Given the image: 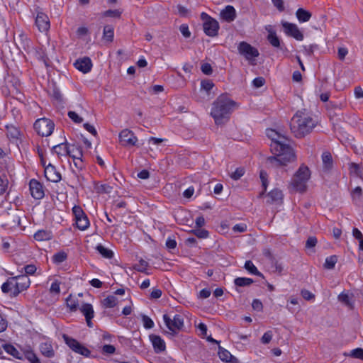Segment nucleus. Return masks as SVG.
Instances as JSON below:
<instances>
[{"label": "nucleus", "mask_w": 363, "mask_h": 363, "mask_svg": "<svg viewBox=\"0 0 363 363\" xmlns=\"http://www.w3.org/2000/svg\"><path fill=\"white\" fill-rule=\"evenodd\" d=\"M179 30L185 38H189L191 36V32L189 31V26L186 24H182L179 26Z\"/></svg>", "instance_id": "54"}, {"label": "nucleus", "mask_w": 363, "mask_h": 363, "mask_svg": "<svg viewBox=\"0 0 363 363\" xmlns=\"http://www.w3.org/2000/svg\"><path fill=\"white\" fill-rule=\"evenodd\" d=\"M103 353L111 354H113L116 351V348L113 345H105L102 348Z\"/></svg>", "instance_id": "56"}, {"label": "nucleus", "mask_w": 363, "mask_h": 363, "mask_svg": "<svg viewBox=\"0 0 363 363\" xmlns=\"http://www.w3.org/2000/svg\"><path fill=\"white\" fill-rule=\"evenodd\" d=\"M36 267L33 264H28L24 267L25 275H32L36 272Z\"/></svg>", "instance_id": "58"}, {"label": "nucleus", "mask_w": 363, "mask_h": 363, "mask_svg": "<svg viewBox=\"0 0 363 363\" xmlns=\"http://www.w3.org/2000/svg\"><path fill=\"white\" fill-rule=\"evenodd\" d=\"M29 189L31 196L35 199H41L43 198L45 194L43 185L36 179H31L29 182Z\"/></svg>", "instance_id": "14"}, {"label": "nucleus", "mask_w": 363, "mask_h": 363, "mask_svg": "<svg viewBox=\"0 0 363 363\" xmlns=\"http://www.w3.org/2000/svg\"><path fill=\"white\" fill-rule=\"evenodd\" d=\"M267 174L265 172H264V171L260 172V179L262 182V186L264 187V190L262 193H260L259 196H262L264 194V191L267 190Z\"/></svg>", "instance_id": "52"}, {"label": "nucleus", "mask_w": 363, "mask_h": 363, "mask_svg": "<svg viewBox=\"0 0 363 363\" xmlns=\"http://www.w3.org/2000/svg\"><path fill=\"white\" fill-rule=\"evenodd\" d=\"M350 171L351 174H353L358 177H363V168L359 164L354 162L350 163Z\"/></svg>", "instance_id": "33"}, {"label": "nucleus", "mask_w": 363, "mask_h": 363, "mask_svg": "<svg viewBox=\"0 0 363 363\" xmlns=\"http://www.w3.org/2000/svg\"><path fill=\"white\" fill-rule=\"evenodd\" d=\"M265 84V79L262 77H256L252 81V84L256 88H259Z\"/></svg>", "instance_id": "55"}, {"label": "nucleus", "mask_w": 363, "mask_h": 363, "mask_svg": "<svg viewBox=\"0 0 363 363\" xmlns=\"http://www.w3.org/2000/svg\"><path fill=\"white\" fill-rule=\"evenodd\" d=\"M301 294V296H303V298L308 301L313 299L315 297V296L312 293H311L309 291H308L306 289L302 290Z\"/></svg>", "instance_id": "62"}, {"label": "nucleus", "mask_w": 363, "mask_h": 363, "mask_svg": "<svg viewBox=\"0 0 363 363\" xmlns=\"http://www.w3.org/2000/svg\"><path fill=\"white\" fill-rule=\"evenodd\" d=\"M337 262V257L335 255L328 257L325 259L324 267L327 269H332L335 267V264Z\"/></svg>", "instance_id": "38"}, {"label": "nucleus", "mask_w": 363, "mask_h": 363, "mask_svg": "<svg viewBox=\"0 0 363 363\" xmlns=\"http://www.w3.org/2000/svg\"><path fill=\"white\" fill-rule=\"evenodd\" d=\"M40 350L41 354L46 357H52L55 354L52 345L48 342L40 344Z\"/></svg>", "instance_id": "27"}, {"label": "nucleus", "mask_w": 363, "mask_h": 363, "mask_svg": "<svg viewBox=\"0 0 363 363\" xmlns=\"http://www.w3.org/2000/svg\"><path fill=\"white\" fill-rule=\"evenodd\" d=\"M218 356L220 359L226 362H231V363H238V359L233 356L229 351L221 347L220 346L218 347Z\"/></svg>", "instance_id": "22"}, {"label": "nucleus", "mask_w": 363, "mask_h": 363, "mask_svg": "<svg viewBox=\"0 0 363 363\" xmlns=\"http://www.w3.org/2000/svg\"><path fill=\"white\" fill-rule=\"evenodd\" d=\"M192 232L199 238H206L208 236V232L204 229H195Z\"/></svg>", "instance_id": "50"}, {"label": "nucleus", "mask_w": 363, "mask_h": 363, "mask_svg": "<svg viewBox=\"0 0 363 363\" xmlns=\"http://www.w3.org/2000/svg\"><path fill=\"white\" fill-rule=\"evenodd\" d=\"M323 166L325 170H330L333 166L332 155L330 152L325 151L322 154Z\"/></svg>", "instance_id": "24"}, {"label": "nucleus", "mask_w": 363, "mask_h": 363, "mask_svg": "<svg viewBox=\"0 0 363 363\" xmlns=\"http://www.w3.org/2000/svg\"><path fill=\"white\" fill-rule=\"evenodd\" d=\"M24 356L30 363H40V359L36 354L31 350H26L24 352Z\"/></svg>", "instance_id": "43"}, {"label": "nucleus", "mask_w": 363, "mask_h": 363, "mask_svg": "<svg viewBox=\"0 0 363 363\" xmlns=\"http://www.w3.org/2000/svg\"><path fill=\"white\" fill-rule=\"evenodd\" d=\"M309 178V169L306 166L301 165L294 175L291 186L296 191L304 192L306 189V182Z\"/></svg>", "instance_id": "4"}, {"label": "nucleus", "mask_w": 363, "mask_h": 363, "mask_svg": "<svg viewBox=\"0 0 363 363\" xmlns=\"http://www.w3.org/2000/svg\"><path fill=\"white\" fill-rule=\"evenodd\" d=\"M8 181L7 179L2 178L0 176V194H3L7 188Z\"/></svg>", "instance_id": "60"}, {"label": "nucleus", "mask_w": 363, "mask_h": 363, "mask_svg": "<svg viewBox=\"0 0 363 363\" xmlns=\"http://www.w3.org/2000/svg\"><path fill=\"white\" fill-rule=\"evenodd\" d=\"M60 282L57 280L55 281L50 286V293H54L56 294H59L60 292Z\"/></svg>", "instance_id": "53"}, {"label": "nucleus", "mask_w": 363, "mask_h": 363, "mask_svg": "<svg viewBox=\"0 0 363 363\" xmlns=\"http://www.w3.org/2000/svg\"><path fill=\"white\" fill-rule=\"evenodd\" d=\"M316 125L315 121L307 113L297 111L290 122V129L296 138H303L309 134Z\"/></svg>", "instance_id": "2"}, {"label": "nucleus", "mask_w": 363, "mask_h": 363, "mask_svg": "<svg viewBox=\"0 0 363 363\" xmlns=\"http://www.w3.org/2000/svg\"><path fill=\"white\" fill-rule=\"evenodd\" d=\"M122 14V11L119 9L107 10L103 13V16L119 18Z\"/></svg>", "instance_id": "44"}, {"label": "nucleus", "mask_w": 363, "mask_h": 363, "mask_svg": "<svg viewBox=\"0 0 363 363\" xmlns=\"http://www.w3.org/2000/svg\"><path fill=\"white\" fill-rule=\"evenodd\" d=\"M52 150L59 157L67 156L72 157L73 159H79V157L75 155H72V150L67 143H62L52 147Z\"/></svg>", "instance_id": "15"}, {"label": "nucleus", "mask_w": 363, "mask_h": 363, "mask_svg": "<svg viewBox=\"0 0 363 363\" xmlns=\"http://www.w3.org/2000/svg\"><path fill=\"white\" fill-rule=\"evenodd\" d=\"M68 116L76 123H80L83 121V118L80 117L76 112L70 111L68 112Z\"/></svg>", "instance_id": "49"}, {"label": "nucleus", "mask_w": 363, "mask_h": 363, "mask_svg": "<svg viewBox=\"0 0 363 363\" xmlns=\"http://www.w3.org/2000/svg\"><path fill=\"white\" fill-rule=\"evenodd\" d=\"M247 226L245 224H236L233 226V230L234 232L243 233L246 230Z\"/></svg>", "instance_id": "64"}, {"label": "nucleus", "mask_w": 363, "mask_h": 363, "mask_svg": "<svg viewBox=\"0 0 363 363\" xmlns=\"http://www.w3.org/2000/svg\"><path fill=\"white\" fill-rule=\"evenodd\" d=\"M73 65L75 68H91L93 64L89 57H83L77 59Z\"/></svg>", "instance_id": "23"}, {"label": "nucleus", "mask_w": 363, "mask_h": 363, "mask_svg": "<svg viewBox=\"0 0 363 363\" xmlns=\"http://www.w3.org/2000/svg\"><path fill=\"white\" fill-rule=\"evenodd\" d=\"M245 268L250 274L263 277V274L258 271L257 268L255 266L252 261H246L245 263Z\"/></svg>", "instance_id": "35"}, {"label": "nucleus", "mask_w": 363, "mask_h": 363, "mask_svg": "<svg viewBox=\"0 0 363 363\" xmlns=\"http://www.w3.org/2000/svg\"><path fill=\"white\" fill-rule=\"evenodd\" d=\"M67 258V255L64 251H60L55 254L52 257V260L56 264H60L65 261Z\"/></svg>", "instance_id": "41"}, {"label": "nucleus", "mask_w": 363, "mask_h": 363, "mask_svg": "<svg viewBox=\"0 0 363 363\" xmlns=\"http://www.w3.org/2000/svg\"><path fill=\"white\" fill-rule=\"evenodd\" d=\"M245 173V169L244 168L242 167H238L235 169V172H233L231 174H230V177L232 179H233L234 180H238L239 179H240L241 177L243 176Z\"/></svg>", "instance_id": "48"}, {"label": "nucleus", "mask_w": 363, "mask_h": 363, "mask_svg": "<svg viewBox=\"0 0 363 363\" xmlns=\"http://www.w3.org/2000/svg\"><path fill=\"white\" fill-rule=\"evenodd\" d=\"M237 107V104L225 95L220 96L213 104L211 115L216 124H222L228 118L230 111Z\"/></svg>", "instance_id": "3"}, {"label": "nucleus", "mask_w": 363, "mask_h": 363, "mask_svg": "<svg viewBox=\"0 0 363 363\" xmlns=\"http://www.w3.org/2000/svg\"><path fill=\"white\" fill-rule=\"evenodd\" d=\"M117 298L114 296H108L103 301V304L106 308H113L116 306Z\"/></svg>", "instance_id": "42"}, {"label": "nucleus", "mask_w": 363, "mask_h": 363, "mask_svg": "<svg viewBox=\"0 0 363 363\" xmlns=\"http://www.w3.org/2000/svg\"><path fill=\"white\" fill-rule=\"evenodd\" d=\"M148 267V263L145 260L140 259L139 263L134 266V269L140 272H145Z\"/></svg>", "instance_id": "46"}, {"label": "nucleus", "mask_w": 363, "mask_h": 363, "mask_svg": "<svg viewBox=\"0 0 363 363\" xmlns=\"http://www.w3.org/2000/svg\"><path fill=\"white\" fill-rule=\"evenodd\" d=\"M265 30L268 33L267 40L269 42V43L275 48H279L280 46V40L278 36L277 35V33L274 30L272 26H267L265 27Z\"/></svg>", "instance_id": "21"}, {"label": "nucleus", "mask_w": 363, "mask_h": 363, "mask_svg": "<svg viewBox=\"0 0 363 363\" xmlns=\"http://www.w3.org/2000/svg\"><path fill=\"white\" fill-rule=\"evenodd\" d=\"M62 337L65 343L72 351L86 357L90 355V350L79 341L67 335H63Z\"/></svg>", "instance_id": "8"}, {"label": "nucleus", "mask_w": 363, "mask_h": 363, "mask_svg": "<svg viewBox=\"0 0 363 363\" xmlns=\"http://www.w3.org/2000/svg\"><path fill=\"white\" fill-rule=\"evenodd\" d=\"M35 24L40 32H45L50 28V21L48 16L43 13L39 12L35 18Z\"/></svg>", "instance_id": "17"}, {"label": "nucleus", "mask_w": 363, "mask_h": 363, "mask_svg": "<svg viewBox=\"0 0 363 363\" xmlns=\"http://www.w3.org/2000/svg\"><path fill=\"white\" fill-rule=\"evenodd\" d=\"M45 177L52 182H58L61 180V174L57 171L55 166L49 164L44 170Z\"/></svg>", "instance_id": "16"}, {"label": "nucleus", "mask_w": 363, "mask_h": 363, "mask_svg": "<svg viewBox=\"0 0 363 363\" xmlns=\"http://www.w3.org/2000/svg\"><path fill=\"white\" fill-rule=\"evenodd\" d=\"M362 188L359 187V186H357L353 191H352V198L354 200H359L361 196H362Z\"/></svg>", "instance_id": "59"}, {"label": "nucleus", "mask_w": 363, "mask_h": 363, "mask_svg": "<svg viewBox=\"0 0 363 363\" xmlns=\"http://www.w3.org/2000/svg\"><path fill=\"white\" fill-rule=\"evenodd\" d=\"M282 26L284 28V31L286 35H290L297 40H302L303 38V35L299 30L298 26L296 24L283 22Z\"/></svg>", "instance_id": "13"}, {"label": "nucleus", "mask_w": 363, "mask_h": 363, "mask_svg": "<svg viewBox=\"0 0 363 363\" xmlns=\"http://www.w3.org/2000/svg\"><path fill=\"white\" fill-rule=\"evenodd\" d=\"M96 250L104 258L111 259L113 257V251L111 250L106 248L102 245H97Z\"/></svg>", "instance_id": "36"}, {"label": "nucleus", "mask_w": 363, "mask_h": 363, "mask_svg": "<svg viewBox=\"0 0 363 363\" xmlns=\"http://www.w3.org/2000/svg\"><path fill=\"white\" fill-rule=\"evenodd\" d=\"M337 299L340 302L348 307L350 309H353L354 302L352 301V296L344 292L339 294Z\"/></svg>", "instance_id": "26"}, {"label": "nucleus", "mask_w": 363, "mask_h": 363, "mask_svg": "<svg viewBox=\"0 0 363 363\" xmlns=\"http://www.w3.org/2000/svg\"><path fill=\"white\" fill-rule=\"evenodd\" d=\"M15 278L14 289L12 291V296H17L21 292L26 290L30 284V279L27 275H19L13 277Z\"/></svg>", "instance_id": "10"}, {"label": "nucleus", "mask_w": 363, "mask_h": 363, "mask_svg": "<svg viewBox=\"0 0 363 363\" xmlns=\"http://www.w3.org/2000/svg\"><path fill=\"white\" fill-rule=\"evenodd\" d=\"M348 356L353 357V358L359 359L363 361V349L358 347V348L352 350L350 351V354H348Z\"/></svg>", "instance_id": "45"}, {"label": "nucleus", "mask_w": 363, "mask_h": 363, "mask_svg": "<svg viewBox=\"0 0 363 363\" xmlns=\"http://www.w3.org/2000/svg\"><path fill=\"white\" fill-rule=\"evenodd\" d=\"M234 283L237 286H248L253 283V280L250 278L238 277L234 280Z\"/></svg>", "instance_id": "37"}, {"label": "nucleus", "mask_w": 363, "mask_h": 363, "mask_svg": "<svg viewBox=\"0 0 363 363\" xmlns=\"http://www.w3.org/2000/svg\"><path fill=\"white\" fill-rule=\"evenodd\" d=\"M238 50L241 55L251 62V65H255L254 61L255 57L259 55V52L256 48L245 42H242L238 47Z\"/></svg>", "instance_id": "11"}, {"label": "nucleus", "mask_w": 363, "mask_h": 363, "mask_svg": "<svg viewBox=\"0 0 363 363\" xmlns=\"http://www.w3.org/2000/svg\"><path fill=\"white\" fill-rule=\"evenodd\" d=\"M150 340L152 342L154 350L156 353L164 352L166 349V345L163 339L160 336L151 334Z\"/></svg>", "instance_id": "18"}, {"label": "nucleus", "mask_w": 363, "mask_h": 363, "mask_svg": "<svg viewBox=\"0 0 363 363\" xmlns=\"http://www.w3.org/2000/svg\"><path fill=\"white\" fill-rule=\"evenodd\" d=\"M2 348L7 352L8 354L12 355L13 357L22 359V354L12 345L11 344H3Z\"/></svg>", "instance_id": "25"}, {"label": "nucleus", "mask_w": 363, "mask_h": 363, "mask_svg": "<svg viewBox=\"0 0 363 363\" xmlns=\"http://www.w3.org/2000/svg\"><path fill=\"white\" fill-rule=\"evenodd\" d=\"M80 311L85 316L86 324L89 328H91L93 324L91 319L94 318V309L90 303H84L80 308Z\"/></svg>", "instance_id": "19"}, {"label": "nucleus", "mask_w": 363, "mask_h": 363, "mask_svg": "<svg viewBox=\"0 0 363 363\" xmlns=\"http://www.w3.org/2000/svg\"><path fill=\"white\" fill-rule=\"evenodd\" d=\"M296 15L300 22H307L311 17V12L301 8L296 11Z\"/></svg>", "instance_id": "30"}, {"label": "nucleus", "mask_w": 363, "mask_h": 363, "mask_svg": "<svg viewBox=\"0 0 363 363\" xmlns=\"http://www.w3.org/2000/svg\"><path fill=\"white\" fill-rule=\"evenodd\" d=\"M166 247L169 250H173L177 247V242L174 239H172L171 238H168L166 241Z\"/></svg>", "instance_id": "61"}, {"label": "nucleus", "mask_w": 363, "mask_h": 363, "mask_svg": "<svg viewBox=\"0 0 363 363\" xmlns=\"http://www.w3.org/2000/svg\"><path fill=\"white\" fill-rule=\"evenodd\" d=\"M113 36V27L111 25L105 26L103 31V38L108 42H112Z\"/></svg>", "instance_id": "31"}, {"label": "nucleus", "mask_w": 363, "mask_h": 363, "mask_svg": "<svg viewBox=\"0 0 363 363\" xmlns=\"http://www.w3.org/2000/svg\"><path fill=\"white\" fill-rule=\"evenodd\" d=\"M66 303L71 311H76L79 306L78 301L77 299L73 298L72 297V295H69L68 298L66 299Z\"/></svg>", "instance_id": "40"}, {"label": "nucleus", "mask_w": 363, "mask_h": 363, "mask_svg": "<svg viewBox=\"0 0 363 363\" xmlns=\"http://www.w3.org/2000/svg\"><path fill=\"white\" fill-rule=\"evenodd\" d=\"M72 212L75 218L77 228L81 230H85L89 226V220L82 208L79 206H74Z\"/></svg>", "instance_id": "9"}, {"label": "nucleus", "mask_w": 363, "mask_h": 363, "mask_svg": "<svg viewBox=\"0 0 363 363\" xmlns=\"http://www.w3.org/2000/svg\"><path fill=\"white\" fill-rule=\"evenodd\" d=\"M214 87V84L210 79H203L201 82V91H204L208 95H210L211 91Z\"/></svg>", "instance_id": "34"}, {"label": "nucleus", "mask_w": 363, "mask_h": 363, "mask_svg": "<svg viewBox=\"0 0 363 363\" xmlns=\"http://www.w3.org/2000/svg\"><path fill=\"white\" fill-rule=\"evenodd\" d=\"M120 143L123 146H134L138 142L137 137L128 129L123 130L119 134Z\"/></svg>", "instance_id": "12"}, {"label": "nucleus", "mask_w": 363, "mask_h": 363, "mask_svg": "<svg viewBox=\"0 0 363 363\" xmlns=\"http://www.w3.org/2000/svg\"><path fill=\"white\" fill-rule=\"evenodd\" d=\"M272 338V333L271 331H267L264 333L263 336L262 337L261 341L263 344H268Z\"/></svg>", "instance_id": "57"}, {"label": "nucleus", "mask_w": 363, "mask_h": 363, "mask_svg": "<svg viewBox=\"0 0 363 363\" xmlns=\"http://www.w3.org/2000/svg\"><path fill=\"white\" fill-rule=\"evenodd\" d=\"M7 136L13 141H17L20 136V131L18 129L13 125H7Z\"/></svg>", "instance_id": "29"}, {"label": "nucleus", "mask_w": 363, "mask_h": 363, "mask_svg": "<svg viewBox=\"0 0 363 363\" xmlns=\"http://www.w3.org/2000/svg\"><path fill=\"white\" fill-rule=\"evenodd\" d=\"M142 319L143 322V325L146 329L152 328L154 326V322L152 320L146 315H142Z\"/></svg>", "instance_id": "47"}, {"label": "nucleus", "mask_w": 363, "mask_h": 363, "mask_svg": "<svg viewBox=\"0 0 363 363\" xmlns=\"http://www.w3.org/2000/svg\"><path fill=\"white\" fill-rule=\"evenodd\" d=\"M52 233L50 231L40 230L34 234V238L37 241H45L52 239Z\"/></svg>", "instance_id": "28"}, {"label": "nucleus", "mask_w": 363, "mask_h": 363, "mask_svg": "<svg viewBox=\"0 0 363 363\" xmlns=\"http://www.w3.org/2000/svg\"><path fill=\"white\" fill-rule=\"evenodd\" d=\"M163 320L166 326L170 330V334L176 335L184 326V318L181 315L176 314L173 318H171L167 314L163 315Z\"/></svg>", "instance_id": "6"}, {"label": "nucleus", "mask_w": 363, "mask_h": 363, "mask_svg": "<svg viewBox=\"0 0 363 363\" xmlns=\"http://www.w3.org/2000/svg\"><path fill=\"white\" fill-rule=\"evenodd\" d=\"M267 136L271 139V149L276 156L267 158V162L274 167L284 166L295 160L293 149L286 144V138L274 129L266 130Z\"/></svg>", "instance_id": "1"}, {"label": "nucleus", "mask_w": 363, "mask_h": 363, "mask_svg": "<svg viewBox=\"0 0 363 363\" xmlns=\"http://www.w3.org/2000/svg\"><path fill=\"white\" fill-rule=\"evenodd\" d=\"M34 128L40 135L47 137L50 135L53 132L55 124L52 121L43 118L38 119L35 122Z\"/></svg>", "instance_id": "7"}, {"label": "nucleus", "mask_w": 363, "mask_h": 363, "mask_svg": "<svg viewBox=\"0 0 363 363\" xmlns=\"http://www.w3.org/2000/svg\"><path fill=\"white\" fill-rule=\"evenodd\" d=\"M268 196L271 199L272 202L278 201L282 199L283 194L281 190L275 189L268 194Z\"/></svg>", "instance_id": "39"}, {"label": "nucleus", "mask_w": 363, "mask_h": 363, "mask_svg": "<svg viewBox=\"0 0 363 363\" xmlns=\"http://www.w3.org/2000/svg\"><path fill=\"white\" fill-rule=\"evenodd\" d=\"M14 281L15 278H9L6 282H4L2 284L1 291L6 294L11 292V296H12V291L14 289Z\"/></svg>", "instance_id": "32"}, {"label": "nucleus", "mask_w": 363, "mask_h": 363, "mask_svg": "<svg viewBox=\"0 0 363 363\" xmlns=\"http://www.w3.org/2000/svg\"><path fill=\"white\" fill-rule=\"evenodd\" d=\"M252 306L253 309L258 311H262V308H263V305H262V302L258 299H255L252 301Z\"/></svg>", "instance_id": "63"}, {"label": "nucleus", "mask_w": 363, "mask_h": 363, "mask_svg": "<svg viewBox=\"0 0 363 363\" xmlns=\"http://www.w3.org/2000/svg\"><path fill=\"white\" fill-rule=\"evenodd\" d=\"M318 242L317 238L315 237L311 236L308 238L306 242V247L308 249L314 248Z\"/></svg>", "instance_id": "51"}, {"label": "nucleus", "mask_w": 363, "mask_h": 363, "mask_svg": "<svg viewBox=\"0 0 363 363\" xmlns=\"http://www.w3.org/2000/svg\"><path fill=\"white\" fill-rule=\"evenodd\" d=\"M221 18L227 22H232L236 18V11L233 6H226L220 12Z\"/></svg>", "instance_id": "20"}, {"label": "nucleus", "mask_w": 363, "mask_h": 363, "mask_svg": "<svg viewBox=\"0 0 363 363\" xmlns=\"http://www.w3.org/2000/svg\"><path fill=\"white\" fill-rule=\"evenodd\" d=\"M201 18L203 22V28L206 35L210 37L218 35L220 28L218 22L205 12L201 13Z\"/></svg>", "instance_id": "5"}]
</instances>
